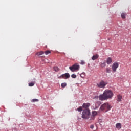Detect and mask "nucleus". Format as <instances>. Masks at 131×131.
Wrapping results in <instances>:
<instances>
[{"label": "nucleus", "mask_w": 131, "mask_h": 131, "mask_svg": "<svg viewBox=\"0 0 131 131\" xmlns=\"http://www.w3.org/2000/svg\"><path fill=\"white\" fill-rule=\"evenodd\" d=\"M117 101L118 102H121L122 101V95L119 94L117 96Z\"/></svg>", "instance_id": "1a4fd4ad"}, {"label": "nucleus", "mask_w": 131, "mask_h": 131, "mask_svg": "<svg viewBox=\"0 0 131 131\" xmlns=\"http://www.w3.org/2000/svg\"><path fill=\"white\" fill-rule=\"evenodd\" d=\"M97 104H98V106H100V104H101V102H97L96 103V106H97Z\"/></svg>", "instance_id": "bb28decb"}, {"label": "nucleus", "mask_w": 131, "mask_h": 131, "mask_svg": "<svg viewBox=\"0 0 131 131\" xmlns=\"http://www.w3.org/2000/svg\"><path fill=\"white\" fill-rule=\"evenodd\" d=\"M106 67V63L105 62H103L102 63H101V67Z\"/></svg>", "instance_id": "412c9836"}, {"label": "nucleus", "mask_w": 131, "mask_h": 131, "mask_svg": "<svg viewBox=\"0 0 131 131\" xmlns=\"http://www.w3.org/2000/svg\"><path fill=\"white\" fill-rule=\"evenodd\" d=\"M106 63L108 65L111 64V63H112V59L111 57L107 58V59H106Z\"/></svg>", "instance_id": "9d476101"}, {"label": "nucleus", "mask_w": 131, "mask_h": 131, "mask_svg": "<svg viewBox=\"0 0 131 131\" xmlns=\"http://www.w3.org/2000/svg\"><path fill=\"white\" fill-rule=\"evenodd\" d=\"M121 17L122 19H125V13H122L121 14Z\"/></svg>", "instance_id": "aec40b11"}, {"label": "nucleus", "mask_w": 131, "mask_h": 131, "mask_svg": "<svg viewBox=\"0 0 131 131\" xmlns=\"http://www.w3.org/2000/svg\"><path fill=\"white\" fill-rule=\"evenodd\" d=\"M80 68V66H79V64L75 63L72 66L70 67L69 69L71 70V71H72V72H74L75 71H78Z\"/></svg>", "instance_id": "20e7f679"}, {"label": "nucleus", "mask_w": 131, "mask_h": 131, "mask_svg": "<svg viewBox=\"0 0 131 131\" xmlns=\"http://www.w3.org/2000/svg\"><path fill=\"white\" fill-rule=\"evenodd\" d=\"M116 128H119V129L121 128V124H120V123H117L116 125Z\"/></svg>", "instance_id": "ddd939ff"}, {"label": "nucleus", "mask_w": 131, "mask_h": 131, "mask_svg": "<svg viewBox=\"0 0 131 131\" xmlns=\"http://www.w3.org/2000/svg\"><path fill=\"white\" fill-rule=\"evenodd\" d=\"M67 84L66 83H61V88H66Z\"/></svg>", "instance_id": "a211bd4d"}, {"label": "nucleus", "mask_w": 131, "mask_h": 131, "mask_svg": "<svg viewBox=\"0 0 131 131\" xmlns=\"http://www.w3.org/2000/svg\"><path fill=\"white\" fill-rule=\"evenodd\" d=\"M32 102H38V99H32Z\"/></svg>", "instance_id": "b1692460"}, {"label": "nucleus", "mask_w": 131, "mask_h": 131, "mask_svg": "<svg viewBox=\"0 0 131 131\" xmlns=\"http://www.w3.org/2000/svg\"><path fill=\"white\" fill-rule=\"evenodd\" d=\"M97 114H98L97 112H96V111H92V115H92V116L95 117L96 115H97Z\"/></svg>", "instance_id": "4468645a"}, {"label": "nucleus", "mask_w": 131, "mask_h": 131, "mask_svg": "<svg viewBox=\"0 0 131 131\" xmlns=\"http://www.w3.org/2000/svg\"><path fill=\"white\" fill-rule=\"evenodd\" d=\"M91 116V110L90 109H84L82 113V118L83 119H89Z\"/></svg>", "instance_id": "f03ea898"}, {"label": "nucleus", "mask_w": 131, "mask_h": 131, "mask_svg": "<svg viewBox=\"0 0 131 131\" xmlns=\"http://www.w3.org/2000/svg\"><path fill=\"white\" fill-rule=\"evenodd\" d=\"M77 110L78 112H81L82 111V107L81 106H80L79 107L77 108V109H76V111Z\"/></svg>", "instance_id": "dca6fc26"}, {"label": "nucleus", "mask_w": 131, "mask_h": 131, "mask_svg": "<svg viewBox=\"0 0 131 131\" xmlns=\"http://www.w3.org/2000/svg\"><path fill=\"white\" fill-rule=\"evenodd\" d=\"M35 84V81L31 82L29 83V86H33Z\"/></svg>", "instance_id": "2eb2a0df"}, {"label": "nucleus", "mask_w": 131, "mask_h": 131, "mask_svg": "<svg viewBox=\"0 0 131 131\" xmlns=\"http://www.w3.org/2000/svg\"><path fill=\"white\" fill-rule=\"evenodd\" d=\"M45 55H49V54H51V51L50 50H47L45 52Z\"/></svg>", "instance_id": "f3484780"}, {"label": "nucleus", "mask_w": 131, "mask_h": 131, "mask_svg": "<svg viewBox=\"0 0 131 131\" xmlns=\"http://www.w3.org/2000/svg\"><path fill=\"white\" fill-rule=\"evenodd\" d=\"M90 128H91V129H93L94 128V125H91L90 126Z\"/></svg>", "instance_id": "cd10ccee"}, {"label": "nucleus", "mask_w": 131, "mask_h": 131, "mask_svg": "<svg viewBox=\"0 0 131 131\" xmlns=\"http://www.w3.org/2000/svg\"><path fill=\"white\" fill-rule=\"evenodd\" d=\"M95 116L91 115L90 120H95Z\"/></svg>", "instance_id": "4be33fe9"}, {"label": "nucleus", "mask_w": 131, "mask_h": 131, "mask_svg": "<svg viewBox=\"0 0 131 131\" xmlns=\"http://www.w3.org/2000/svg\"><path fill=\"white\" fill-rule=\"evenodd\" d=\"M80 76H81V77H82V78H83V76H82V74H81L80 75Z\"/></svg>", "instance_id": "c756f323"}, {"label": "nucleus", "mask_w": 131, "mask_h": 131, "mask_svg": "<svg viewBox=\"0 0 131 131\" xmlns=\"http://www.w3.org/2000/svg\"><path fill=\"white\" fill-rule=\"evenodd\" d=\"M98 58H99V55L96 54L95 55H94L92 57V60H93V61H94V60H97V59H98Z\"/></svg>", "instance_id": "9b49d317"}, {"label": "nucleus", "mask_w": 131, "mask_h": 131, "mask_svg": "<svg viewBox=\"0 0 131 131\" xmlns=\"http://www.w3.org/2000/svg\"><path fill=\"white\" fill-rule=\"evenodd\" d=\"M54 69L55 71H59V69L57 67H55Z\"/></svg>", "instance_id": "393cba45"}, {"label": "nucleus", "mask_w": 131, "mask_h": 131, "mask_svg": "<svg viewBox=\"0 0 131 131\" xmlns=\"http://www.w3.org/2000/svg\"><path fill=\"white\" fill-rule=\"evenodd\" d=\"M80 64H81V65H84V64H85V63L83 61V60H81Z\"/></svg>", "instance_id": "a878e982"}, {"label": "nucleus", "mask_w": 131, "mask_h": 131, "mask_svg": "<svg viewBox=\"0 0 131 131\" xmlns=\"http://www.w3.org/2000/svg\"><path fill=\"white\" fill-rule=\"evenodd\" d=\"M113 97V92L111 90H105L103 94H100L99 96H95L94 99H99L100 101H105L108 99H111Z\"/></svg>", "instance_id": "f257e3e1"}, {"label": "nucleus", "mask_w": 131, "mask_h": 131, "mask_svg": "<svg viewBox=\"0 0 131 131\" xmlns=\"http://www.w3.org/2000/svg\"><path fill=\"white\" fill-rule=\"evenodd\" d=\"M69 77H70V75L69 74V73H67L58 77V78H59V79H61L62 78H63V79H67L68 78H69Z\"/></svg>", "instance_id": "0eeeda50"}, {"label": "nucleus", "mask_w": 131, "mask_h": 131, "mask_svg": "<svg viewBox=\"0 0 131 131\" xmlns=\"http://www.w3.org/2000/svg\"><path fill=\"white\" fill-rule=\"evenodd\" d=\"M110 109H111V105H110L108 103L103 104L100 107V110H102V111H105V112L109 111Z\"/></svg>", "instance_id": "7ed1b4c3"}, {"label": "nucleus", "mask_w": 131, "mask_h": 131, "mask_svg": "<svg viewBox=\"0 0 131 131\" xmlns=\"http://www.w3.org/2000/svg\"><path fill=\"white\" fill-rule=\"evenodd\" d=\"M119 67V64L118 62H114L112 66V69L113 72H116V70Z\"/></svg>", "instance_id": "423d86ee"}, {"label": "nucleus", "mask_w": 131, "mask_h": 131, "mask_svg": "<svg viewBox=\"0 0 131 131\" xmlns=\"http://www.w3.org/2000/svg\"><path fill=\"white\" fill-rule=\"evenodd\" d=\"M107 85V82L101 80L99 83H97V88H99V89H102L103 88H105Z\"/></svg>", "instance_id": "39448f33"}, {"label": "nucleus", "mask_w": 131, "mask_h": 131, "mask_svg": "<svg viewBox=\"0 0 131 131\" xmlns=\"http://www.w3.org/2000/svg\"><path fill=\"white\" fill-rule=\"evenodd\" d=\"M106 72H107V73H111V70L109 68H106Z\"/></svg>", "instance_id": "6ab92c4d"}, {"label": "nucleus", "mask_w": 131, "mask_h": 131, "mask_svg": "<svg viewBox=\"0 0 131 131\" xmlns=\"http://www.w3.org/2000/svg\"><path fill=\"white\" fill-rule=\"evenodd\" d=\"M43 54H45V52L43 51H40L36 53V55H37V56H41V55H43Z\"/></svg>", "instance_id": "f8f14e48"}, {"label": "nucleus", "mask_w": 131, "mask_h": 131, "mask_svg": "<svg viewBox=\"0 0 131 131\" xmlns=\"http://www.w3.org/2000/svg\"><path fill=\"white\" fill-rule=\"evenodd\" d=\"M78 120H81V118H79V117L78 116Z\"/></svg>", "instance_id": "c85d7f7f"}, {"label": "nucleus", "mask_w": 131, "mask_h": 131, "mask_svg": "<svg viewBox=\"0 0 131 131\" xmlns=\"http://www.w3.org/2000/svg\"><path fill=\"white\" fill-rule=\"evenodd\" d=\"M71 77H72V78H76V75H75V74H72V75H71Z\"/></svg>", "instance_id": "5701e85b"}, {"label": "nucleus", "mask_w": 131, "mask_h": 131, "mask_svg": "<svg viewBox=\"0 0 131 131\" xmlns=\"http://www.w3.org/2000/svg\"><path fill=\"white\" fill-rule=\"evenodd\" d=\"M91 106L90 103H84L82 105V108L84 109H89V107Z\"/></svg>", "instance_id": "6e6552de"}]
</instances>
